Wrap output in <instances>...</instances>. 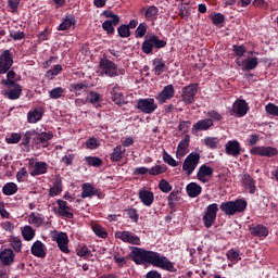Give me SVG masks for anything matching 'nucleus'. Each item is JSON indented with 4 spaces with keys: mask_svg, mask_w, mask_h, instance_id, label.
<instances>
[{
    "mask_svg": "<svg viewBox=\"0 0 278 278\" xmlns=\"http://www.w3.org/2000/svg\"><path fill=\"white\" fill-rule=\"evenodd\" d=\"M77 255L78 257H88V255H90V250H88V247L81 245L77 249Z\"/></svg>",
    "mask_w": 278,
    "mask_h": 278,
    "instance_id": "nucleus-63",
    "label": "nucleus"
},
{
    "mask_svg": "<svg viewBox=\"0 0 278 278\" xmlns=\"http://www.w3.org/2000/svg\"><path fill=\"white\" fill-rule=\"evenodd\" d=\"M163 162L173 168L179 166V162L173 157L166 150H163Z\"/></svg>",
    "mask_w": 278,
    "mask_h": 278,
    "instance_id": "nucleus-40",
    "label": "nucleus"
},
{
    "mask_svg": "<svg viewBox=\"0 0 278 278\" xmlns=\"http://www.w3.org/2000/svg\"><path fill=\"white\" fill-rule=\"evenodd\" d=\"M112 101L116 105H123V101H125V96H123V91L121 90V86L115 85L111 90Z\"/></svg>",
    "mask_w": 278,
    "mask_h": 278,
    "instance_id": "nucleus-33",
    "label": "nucleus"
},
{
    "mask_svg": "<svg viewBox=\"0 0 278 278\" xmlns=\"http://www.w3.org/2000/svg\"><path fill=\"white\" fill-rule=\"evenodd\" d=\"M49 140H53V132H37L33 138V147L35 149H47L49 147Z\"/></svg>",
    "mask_w": 278,
    "mask_h": 278,
    "instance_id": "nucleus-13",
    "label": "nucleus"
},
{
    "mask_svg": "<svg viewBox=\"0 0 278 278\" xmlns=\"http://www.w3.org/2000/svg\"><path fill=\"white\" fill-rule=\"evenodd\" d=\"M186 192L191 199H197L203 192V188L197 182H190L186 187Z\"/></svg>",
    "mask_w": 278,
    "mask_h": 278,
    "instance_id": "nucleus-31",
    "label": "nucleus"
},
{
    "mask_svg": "<svg viewBox=\"0 0 278 278\" xmlns=\"http://www.w3.org/2000/svg\"><path fill=\"white\" fill-rule=\"evenodd\" d=\"M103 16H105V18H113V21H104L102 23V29L104 31H106V34H109V36L114 35V27H116V25H118V23H121V16L116 15L114 12L112 11H104L103 12Z\"/></svg>",
    "mask_w": 278,
    "mask_h": 278,
    "instance_id": "nucleus-8",
    "label": "nucleus"
},
{
    "mask_svg": "<svg viewBox=\"0 0 278 278\" xmlns=\"http://www.w3.org/2000/svg\"><path fill=\"white\" fill-rule=\"evenodd\" d=\"M167 167L166 165H154L149 169V175L156 177V175H162L166 173Z\"/></svg>",
    "mask_w": 278,
    "mask_h": 278,
    "instance_id": "nucleus-47",
    "label": "nucleus"
},
{
    "mask_svg": "<svg viewBox=\"0 0 278 278\" xmlns=\"http://www.w3.org/2000/svg\"><path fill=\"white\" fill-rule=\"evenodd\" d=\"M125 148L123 146H116L111 154V162H121L125 157Z\"/></svg>",
    "mask_w": 278,
    "mask_h": 278,
    "instance_id": "nucleus-38",
    "label": "nucleus"
},
{
    "mask_svg": "<svg viewBox=\"0 0 278 278\" xmlns=\"http://www.w3.org/2000/svg\"><path fill=\"white\" fill-rule=\"evenodd\" d=\"M247 112H249V104H247L245 100L238 99L233 102L230 114L242 118V116H247Z\"/></svg>",
    "mask_w": 278,
    "mask_h": 278,
    "instance_id": "nucleus-14",
    "label": "nucleus"
},
{
    "mask_svg": "<svg viewBox=\"0 0 278 278\" xmlns=\"http://www.w3.org/2000/svg\"><path fill=\"white\" fill-rule=\"evenodd\" d=\"M30 252L35 255V257H47V245H45L42 241L37 240L33 243Z\"/></svg>",
    "mask_w": 278,
    "mask_h": 278,
    "instance_id": "nucleus-27",
    "label": "nucleus"
},
{
    "mask_svg": "<svg viewBox=\"0 0 278 278\" xmlns=\"http://www.w3.org/2000/svg\"><path fill=\"white\" fill-rule=\"evenodd\" d=\"M232 51L238 58H242L247 53V47L244 46H233Z\"/></svg>",
    "mask_w": 278,
    "mask_h": 278,
    "instance_id": "nucleus-62",
    "label": "nucleus"
},
{
    "mask_svg": "<svg viewBox=\"0 0 278 278\" xmlns=\"http://www.w3.org/2000/svg\"><path fill=\"white\" fill-rule=\"evenodd\" d=\"M138 198L146 207H151L155 201V193L149 188H142L138 191Z\"/></svg>",
    "mask_w": 278,
    "mask_h": 278,
    "instance_id": "nucleus-16",
    "label": "nucleus"
},
{
    "mask_svg": "<svg viewBox=\"0 0 278 278\" xmlns=\"http://www.w3.org/2000/svg\"><path fill=\"white\" fill-rule=\"evenodd\" d=\"M15 77H16V72L8 71L7 80H2L3 86H14V84H16V81H14Z\"/></svg>",
    "mask_w": 278,
    "mask_h": 278,
    "instance_id": "nucleus-54",
    "label": "nucleus"
},
{
    "mask_svg": "<svg viewBox=\"0 0 278 278\" xmlns=\"http://www.w3.org/2000/svg\"><path fill=\"white\" fill-rule=\"evenodd\" d=\"M27 220L29 225H33V227H42L45 216H42L40 213L33 212L27 216Z\"/></svg>",
    "mask_w": 278,
    "mask_h": 278,
    "instance_id": "nucleus-32",
    "label": "nucleus"
},
{
    "mask_svg": "<svg viewBox=\"0 0 278 278\" xmlns=\"http://www.w3.org/2000/svg\"><path fill=\"white\" fill-rule=\"evenodd\" d=\"M164 47H166V40L160 39L155 35H150L146 37L141 50L149 55V53H153V49H164Z\"/></svg>",
    "mask_w": 278,
    "mask_h": 278,
    "instance_id": "nucleus-4",
    "label": "nucleus"
},
{
    "mask_svg": "<svg viewBox=\"0 0 278 278\" xmlns=\"http://www.w3.org/2000/svg\"><path fill=\"white\" fill-rule=\"evenodd\" d=\"M2 192L5 197H12V194L18 192V186L14 182H7L2 188Z\"/></svg>",
    "mask_w": 278,
    "mask_h": 278,
    "instance_id": "nucleus-39",
    "label": "nucleus"
},
{
    "mask_svg": "<svg viewBox=\"0 0 278 278\" xmlns=\"http://www.w3.org/2000/svg\"><path fill=\"white\" fill-rule=\"evenodd\" d=\"M51 238L53 242H56L61 253H64L65 255H68V253H71V249H68L71 240L68 239V235L66 232L54 231Z\"/></svg>",
    "mask_w": 278,
    "mask_h": 278,
    "instance_id": "nucleus-7",
    "label": "nucleus"
},
{
    "mask_svg": "<svg viewBox=\"0 0 278 278\" xmlns=\"http://www.w3.org/2000/svg\"><path fill=\"white\" fill-rule=\"evenodd\" d=\"M241 184L250 194H255L257 187L255 186V180L249 174H244L241 179Z\"/></svg>",
    "mask_w": 278,
    "mask_h": 278,
    "instance_id": "nucleus-29",
    "label": "nucleus"
},
{
    "mask_svg": "<svg viewBox=\"0 0 278 278\" xmlns=\"http://www.w3.org/2000/svg\"><path fill=\"white\" fill-rule=\"evenodd\" d=\"M90 197H94V187L91 184H84L83 185V192L81 198L88 199Z\"/></svg>",
    "mask_w": 278,
    "mask_h": 278,
    "instance_id": "nucleus-45",
    "label": "nucleus"
},
{
    "mask_svg": "<svg viewBox=\"0 0 278 278\" xmlns=\"http://www.w3.org/2000/svg\"><path fill=\"white\" fill-rule=\"evenodd\" d=\"M77 25V20L73 15H65L58 27L59 31H68V29H74Z\"/></svg>",
    "mask_w": 278,
    "mask_h": 278,
    "instance_id": "nucleus-26",
    "label": "nucleus"
},
{
    "mask_svg": "<svg viewBox=\"0 0 278 278\" xmlns=\"http://www.w3.org/2000/svg\"><path fill=\"white\" fill-rule=\"evenodd\" d=\"M91 229L98 238H108V230L100 224H92Z\"/></svg>",
    "mask_w": 278,
    "mask_h": 278,
    "instance_id": "nucleus-43",
    "label": "nucleus"
},
{
    "mask_svg": "<svg viewBox=\"0 0 278 278\" xmlns=\"http://www.w3.org/2000/svg\"><path fill=\"white\" fill-rule=\"evenodd\" d=\"M214 175V168H212L207 164H203L200 166L198 173H197V179L201 184H207Z\"/></svg>",
    "mask_w": 278,
    "mask_h": 278,
    "instance_id": "nucleus-18",
    "label": "nucleus"
},
{
    "mask_svg": "<svg viewBox=\"0 0 278 278\" xmlns=\"http://www.w3.org/2000/svg\"><path fill=\"white\" fill-rule=\"evenodd\" d=\"M31 177H36L38 175H45L47 174V170L49 169V165L45 162H36L31 165Z\"/></svg>",
    "mask_w": 278,
    "mask_h": 278,
    "instance_id": "nucleus-30",
    "label": "nucleus"
},
{
    "mask_svg": "<svg viewBox=\"0 0 278 278\" xmlns=\"http://www.w3.org/2000/svg\"><path fill=\"white\" fill-rule=\"evenodd\" d=\"M36 136H38V131L36 130H27L24 135V144H29V142H31V140H34V138H36Z\"/></svg>",
    "mask_w": 278,
    "mask_h": 278,
    "instance_id": "nucleus-60",
    "label": "nucleus"
},
{
    "mask_svg": "<svg viewBox=\"0 0 278 278\" xmlns=\"http://www.w3.org/2000/svg\"><path fill=\"white\" fill-rule=\"evenodd\" d=\"M175 97V87L173 85H167L163 90L156 96V101L159 103H166Z\"/></svg>",
    "mask_w": 278,
    "mask_h": 278,
    "instance_id": "nucleus-22",
    "label": "nucleus"
},
{
    "mask_svg": "<svg viewBox=\"0 0 278 278\" xmlns=\"http://www.w3.org/2000/svg\"><path fill=\"white\" fill-rule=\"evenodd\" d=\"M12 64H14V60H12V54H10V50H5L0 55V75H5L10 68H12Z\"/></svg>",
    "mask_w": 278,
    "mask_h": 278,
    "instance_id": "nucleus-20",
    "label": "nucleus"
},
{
    "mask_svg": "<svg viewBox=\"0 0 278 278\" xmlns=\"http://www.w3.org/2000/svg\"><path fill=\"white\" fill-rule=\"evenodd\" d=\"M27 177V169L25 167H22L17 174H16V179L17 181H25V178Z\"/></svg>",
    "mask_w": 278,
    "mask_h": 278,
    "instance_id": "nucleus-64",
    "label": "nucleus"
},
{
    "mask_svg": "<svg viewBox=\"0 0 278 278\" xmlns=\"http://www.w3.org/2000/svg\"><path fill=\"white\" fill-rule=\"evenodd\" d=\"M65 90L62 87H56L52 90L49 91L50 98L51 99H60L62 94H64Z\"/></svg>",
    "mask_w": 278,
    "mask_h": 278,
    "instance_id": "nucleus-59",
    "label": "nucleus"
},
{
    "mask_svg": "<svg viewBox=\"0 0 278 278\" xmlns=\"http://www.w3.org/2000/svg\"><path fill=\"white\" fill-rule=\"evenodd\" d=\"M11 247L16 253H21V250L23 249V242L17 237H12L11 240Z\"/></svg>",
    "mask_w": 278,
    "mask_h": 278,
    "instance_id": "nucleus-55",
    "label": "nucleus"
},
{
    "mask_svg": "<svg viewBox=\"0 0 278 278\" xmlns=\"http://www.w3.org/2000/svg\"><path fill=\"white\" fill-rule=\"evenodd\" d=\"M201 162V154L199 152H191L185 159L182 163V170L186 175L190 176L194 170H197V166Z\"/></svg>",
    "mask_w": 278,
    "mask_h": 278,
    "instance_id": "nucleus-5",
    "label": "nucleus"
},
{
    "mask_svg": "<svg viewBox=\"0 0 278 278\" xmlns=\"http://www.w3.org/2000/svg\"><path fill=\"white\" fill-rule=\"evenodd\" d=\"M213 25H222L225 22V15L220 13H215L211 16Z\"/></svg>",
    "mask_w": 278,
    "mask_h": 278,
    "instance_id": "nucleus-61",
    "label": "nucleus"
},
{
    "mask_svg": "<svg viewBox=\"0 0 278 278\" xmlns=\"http://www.w3.org/2000/svg\"><path fill=\"white\" fill-rule=\"evenodd\" d=\"M250 155H260L261 157H275L278 155L277 148L256 146L250 150Z\"/></svg>",
    "mask_w": 278,
    "mask_h": 278,
    "instance_id": "nucleus-12",
    "label": "nucleus"
},
{
    "mask_svg": "<svg viewBox=\"0 0 278 278\" xmlns=\"http://www.w3.org/2000/svg\"><path fill=\"white\" fill-rule=\"evenodd\" d=\"M137 110L142 112V114H153L157 110V103L153 98H143L137 101Z\"/></svg>",
    "mask_w": 278,
    "mask_h": 278,
    "instance_id": "nucleus-10",
    "label": "nucleus"
},
{
    "mask_svg": "<svg viewBox=\"0 0 278 278\" xmlns=\"http://www.w3.org/2000/svg\"><path fill=\"white\" fill-rule=\"evenodd\" d=\"M199 92V84H190L181 90V101L185 105H192L194 103V97Z\"/></svg>",
    "mask_w": 278,
    "mask_h": 278,
    "instance_id": "nucleus-9",
    "label": "nucleus"
},
{
    "mask_svg": "<svg viewBox=\"0 0 278 278\" xmlns=\"http://www.w3.org/2000/svg\"><path fill=\"white\" fill-rule=\"evenodd\" d=\"M86 84L79 83V84H72L70 86V91L75 92V94H81L83 92H86Z\"/></svg>",
    "mask_w": 278,
    "mask_h": 278,
    "instance_id": "nucleus-50",
    "label": "nucleus"
},
{
    "mask_svg": "<svg viewBox=\"0 0 278 278\" xmlns=\"http://www.w3.org/2000/svg\"><path fill=\"white\" fill-rule=\"evenodd\" d=\"M62 192V180L56 179L53 186L50 188L49 195L50 197H58Z\"/></svg>",
    "mask_w": 278,
    "mask_h": 278,
    "instance_id": "nucleus-42",
    "label": "nucleus"
},
{
    "mask_svg": "<svg viewBox=\"0 0 278 278\" xmlns=\"http://www.w3.org/2000/svg\"><path fill=\"white\" fill-rule=\"evenodd\" d=\"M23 138V135L18 132H13L9 137L5 138V142L8 144H18L21 142V139Z\"/></svg>",
    "mask_w": 278,
    "mask_h": 278,
    "instance_id": "nucleus-51",
    "label": "nucleus"
},
{
    "mask_svg": "<svg viewBox=\"0 0 278 278\" xmlns=\"http://www.w3.org/2000/svg\"><path fill=\"white\" fill-rule=\"evenodd\" d=\"M100 70L108 77H118L125 73V68L118 67L116 63L105 58L100 60Z\"/></svg>",
    "mask_w": 278,
    "mask_h": 278,
    "instance_id": "nucleus-3",
    "label": "nucleus"
},
{
    "mask_svg": "<svg viewBox=\"0 0 278 278\" xmlns=\"http://www.w3.org/2000/svg\"><path fill=\"white\" fill-rule=\"evenodd\" d=\"M85 147L90 151H94V149H99V147H101V142H99V139L91 137L85 142Z\"/></svg>",
    "mask_w": 278,
    "mask_h": 278,
    "instance_id": "nucleus-48",
    "label": "nucleus"
},
{
    "mask_svg": "<svg viewBox=\"0 0 278 278\" xmlns=\"http://www.w3.org/2000/svg\"><path fill=\"white\" fill-rule=\"evenodd\" d=\"M188 153H190V136L186 135L177 146L176 159L184 160Z\"/></svg>",
    "mask_w": 278,
    "mask_h": 278,
    "instance_id": "nucleus-19",
    "label": "nucleus"
},
{
    "mask_svg": "<svg viewBox=\"0 0 278 278\" xmlns=\"http://www.w3.org/2000/svg\"><path fill=\"white\" fill-rule=\"evenodd\" d=\"M147 23H140L135 31L136 38H144V36H147Z\"/></svg>",
    "mask_w": 278,
    "mask_h": 278,
    "instance_id": "nucleus-53",
    "label": "nucleus"
},
{
    "mask_svg": "<svg viewBox=\"0 0 278 278\" xmlns=\"http://www.w3.org/2000/svg\"><path fill=\"white\" fill-rule=\"evenodd\" d=\"M115 238H117V240H122V242H126L127 244L140 247V237L136 236L134 232L116 231Z\"/></svg>",
    "mask_w": 278,
    "mask_h": 278,
    "instance_id": "nucleus-15",
    "label": "nucleus"
},
{
    "mask_svg": "<svg viewBox=\"0 0 278 278\" xmlns=\"http://www.w3.org/2000/svg\"><path fill=\"white\" fill-rule=\"evenodd\" d=\"M159 190L165 194H168V192H172L173 190V185L163 178L159 181Z\"/></svg>",
    "mask_w": 278,
    "mask_h": 278,
    "instance_id": "nucleus-46",
    "label": "nucleus"
},
{
    "mask_svg": "<svg viewBox=\"0 0 278 278\" xmlns=\"http://www.w3.org/2000/svg\"><path fill=\"white\" fill-rule=\"evenodd\" d=\"M227 257L229 260V262H233L235 264H238V262H240V260H242V257H240V251L238 250H229L227 252Z\"/></svg>",
    "mask_w": 278,
    "mask_h": 278,
    "instance_id": "nucleus-49",
    "label": "nucleus"
},
{
    "mask_svg": "<svg viewBox=\"0 0 278 278\" xmlns=\"http://www.w3.org/2000/svg\"><path fill=\"white\" fill-rule=\"evenodd\" d=\"M87 101L92 105H97L98 103H101V101H103V97L99 92L90 91L87 96Z\"/></svg>",
    "mask_w": 278,
    "mask_h": 278,
    "instance_id": "nucleus-41",
    "label": "nucleus"
},
{
    "mask_svg": "<svg viewBox=\"0 0 278 278\" xmlns=\"http://www.w3.org/2000/svg\"><path fill=\"white\" fill-rule=\"evenodd\" d=\"M22 231V237L24 238V240H26V242H31V240L34 238H36V230L34 229V227L26 225L23 228H21Z\"/></svg>",
    "mask_w": 278,
    "mask_h": 278,
    "instance_id": "nucleus-37",
    "label": "nucleus"
},
{
    "mask_svg": "<svg viewBox=\"0 0 278 278\" xmlns=\"http://www.w3.org/2000/svg\"><path fill=\"white\" fill-rule=\"evenodd\" d=\"M16 255L12 249H3L0 251V264L3 266H12Z\"/></svg>",
    "mask_w": 278,
    "mask_h": 278,
    "instance_id": "nucleus-24",
    "label": "nucleus"
},
{
    "mask_svg": "<svg viewBox=\"0 0 278 278\" xmlns=\"http://www.w3.org/2000/svg\"><path fill=\"white\" fill-rule=\"evenodd\" d=\"M113 260L115 264H117L118 268L127 266V256H119L118 254H114Z\"/></svg>",
    "mask_w": 278,
    "mask_h": 278,
    "instance_id": "nucleus-58",
    "label": "nucleus"
},
{
    "mask_svg": "<svg viewBox=\"0 0 278 278\" xmlns=\"http://www.w3.org/2000/svg\"><path fill=\"white\" fill-rule=\"evenodd\" d=\"M8 90L3 92L7 99L11 101H15L16 99H21V94H23V87L18 84L7 86Z\"/></svg>",
    "mask_w": 278,
    "mask_h": 278,
    "instance_id": "nucleus-23",
    "label": "nucleus"
},
{
    "mask_svg": "<svg viewBox=\"0 0 278 278\" xmlns=\"http://www.w3.org/2000/svg\"><path fill=\"white\" fill-rule=\"evenodd\" d=\"M247 200H235V201H228L223 202L220 204V210L226 214V216H233V214H238L240 212H244L247 210Z\"/></svg>",
    "mask_w": 278,
    "mask_h": 278,
    "instance_id": "nucleus-2",
    "label": "nucleus"
},
{
    "mask_svg": "<svg viewBox=\"0 0 278 278\" xmlns=\"http://www.w3.org/2000/svg\"><path fill=\"white\" fill-rule=\"evenodd\" d=\"M117 33L121 36V38H129L131 36V30L129 29V26L127 25H121L117 28Z\"/></svg>",
    "mask_w": 278,
    "mask_h": 278,
    "instance_id": "nucleus-56",
    "label": "nucleus"
},
{
    "mask_svg": "<svg viewBox=\"0 0 278 278\" xmlns=\"http://www.w3.org/2000/svg\"><path fill=\"white\" fill-rule=\"evenodd\" d=\"M141 12L144 13V18L148 23H152V25H155L157 16H160V9L157 7H144L141 9Z\"/></svg>",
    "mask_w": 278,
    "mask_h": 278,
    "instance_id": "nucleus-21",
    "label": "nucleus"
},
{
    "mask_svg": "<svg viewBox=\"0 0 278 278\" xmlns=\"http://www.w3.org/2000/svg\"><path fill=\"white\" fill-rule=\"evenodd\" d=\"M226 155H231L232 157H238L240 155L241 147L238 140H229L225 144Z\"/></svg>",
    "mask_w": 278,
    "mask_h": 278,
    "instance_id": "nucleus-25",
    "label": "nucleus"
},
{
    "mask_svg": "<svg viewBox=\"0 0 278 278\" xmlns=\"http://www.w3.org/2000/svg\"><path fill=\"white\" fill-rule=\"evenodd\" d=\"M217 215H218V204H216V203L210 204L206 207V211L202 217L204 227H206V229H210V227H212V225H214V223H216Z\"/></svg>",
    "mask_w": 278,
    "mask_h": 278,
    "instance_id": "nucleus-11",
    "label": "nucleus"
},
{
    "mask_svg": "<svg viewBox=\"0 0 278 278\" xmlns=\"http://www.w3.org/2000/svg\"><path fill=\"white\" fill-rule=\"evenodd\" d=\"M42 114H43V112H42V109H40V108L29 111L27 114L28 123H30V124L38 123V121L42 119Z\"/></svg>",
    "mask_w": 278,
    "mask_h": 278,
    "instance_id": "nucleus-36",
    "label": "nucleus"
},
{
    "mask_svg": "<svg viewBox=\"0 0 278 278\" xmlns=\"http://www.w3.org/2000/svg\"><path fill=\"white\" fill-rule=\"evenodd\" d=\"M265 112H267L269 116H278V106L269 102L265 105Z\"/></svg>",
    "mask_w": 278,
    "mask_h": 278,
    "instance_id": "nucleus-57",
    "label": "nucleus"
},
{
    "mask_svg": "<svg viewBox=\"0 0 278 278\" xmlns=\"http://www.w3.org/2000/svg\"><path fill=\"white\" fill-rule=\"evenodd\" d=\"M85 161L88 166L99 167L101 164H103V160L99 159L98 156H87Z\"/></svg>",
    "mask_w": 278,
    "mask_h": 278,
    "instance_id": "nucleus-52",
    "label": "nucleus"
},
{
    "mask_svg": "<svg viewBox=\"0 0 278 278\" xmlns=\"http://www.w3.org/2000/svg\"><path fill=\"white\" fill-rule=\"evenodd\" d=\"M252 236L256 238H267L268 229L264 225H256L250 228Z\"/></svg>",
    "mask_w": 278,
    "mask_h": 278,
    "instance_id": "nucleus-35",
    "label": "nucleus"
},
{
    "mask_svg": "<svg viewBox=\"0 0 278 278\" xmlns=\"http://www.w3.org/2000/svg\"><path fill=\"white\" fill-rule=\"evenodd\" d=\"M214 125L212 119H200L192 126V134L197 135L199 131H207Z\"/></svg>",
    "mask_w": 278,
    "mask_h": 278,
    "instance_id": "nucleus-28",
    "label": "nucleus"
},
{
    "mask_svg": "<svg viewBox=\"0 0 278 278\" xmlns=\"http://www.w3.org/2000/svg\"><path fill=\"white\" fill-rule=\"evenodd\" d=\"M236 64L239 65L242 71H253L257 68L260 60L257 59V56H249L245 60H243L242 58H237Z\"/></svg>",
    "mask_w": 278,
    "mask_h": 278,
    "instance_id": "nucleus-17",
    "label": "nucleus"
},
{
    "mask_svg": "<svg viewBox=\"0 0 278 278\" xmlns=\"http://www.w3.org/2000/svg\"><path fill=\"white\" fill-rule=\"evenodd\" d=\"M152 66L155 75H162L166 71V62L163 58H156L152 61Z\"/></svg>",
    "mask_w": 278,
    "mask_h": 278,
    "instance_id": "nucleus-34",
    "label": "nucleus"
},
{
    "mask_svg": "<svg viewBox=\"0 0 278 278\" xmlns=\"http://www.w3.org/2000/svg\"><path fill=\"white\" fill-rule=\"evenodd\" d=\"M204 144L208 149H218V144H220V139H218V137H206L204 139Z\"/></svg>",
    "mask_w": 278,
    "mask_h": 278,
    "instance_id": "nucleus-44",
    "label": "nucleus"
},
{
    "mask_svg": "<svg viewBox=\"0 0 278 278\" xmlns=\"http://www.w3.org/2000/svg\"><path fill=\"white\" fill-rule=\"evenodd\" d=\"M131 253L132 262L139 266H142V264H151V266L155 268H162V270H167L168 273H177L175 263L159 252L147 251L142 248H132Z\"/></svg>",
    "mask_w": 278,
    "mask_h": 278,
    "instance_id": "nucleus-1",
    "label": "nucleus"
},
{
    "mask_svg": "<svg viewBox=\"0 0 278 278\" xmlns=\"http://www.w3.org/2000/svg\"><path fill=\"white\" fill-rule=\"evenodd\" d=\"M53 212L56 216H61L62 218H75V210H73V206L68 205V202L62 199L56 200V205L53 207Z\"/></svg>",
    "mask_w": 278,
    "mask_h": 278,
    "instance_id": "nucleus-6",
    "label": "nucleus"
}]
</instances>
